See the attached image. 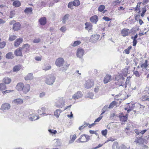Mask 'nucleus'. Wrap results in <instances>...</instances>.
<instances>
[{
	"mask_svg": "<svg viewBox=\"0 0 149 149\" xmlns=\"http://www.w3.org/2000/svg\"><path fill=\"white\" fill-rule=\"evenodd\" d=\"M45 95V92H42V93H40L39 95V97H44Z\"/></svg>",
	"mask_w": 149,
	"mask_h": 149,
	"instance_id": "680f3d73",
	"label": "nucleus"
},
{
	"mask_svg": "<svg viewBox=\"0 0 149 149\" xmlns=\"http://www.w3.org/2000/svg\"><path fill=\"white\" fill-rule=\"evenodd\" d=\"M22 51L24 52H26L29 51L30 48V45L28 44H25L24 46L21 47Z\"/></svg>",
	"mask_w": 149,
	"mask_h": 149,
	"instance_id": "a211bd4d",
	"label": "nucleus"
},
{
	"mask_svg": "<svg viewBox=\"0 0 149 149\" xmlns=\"http://www.w3.org/2000/svg\"><path fill=\"white\" fill-rule=\"evenodd\" d=\"M23 41V39L19 38L17 39L14 43V45L16 47L18 46Z\"/></svg>",
	"mask_w": 149,
	"mask_h": 149,
	"instance_id": "393cba45",
	"label": "nucleus"
},
{
	"mask_svg": "<svg viewBox=\"0 0 149 149\" xmlns=\"http://www.w3.org/2000/svg\"><path fill=\"white\" fill-rule=\"evenodd\" d=\"M51 66L48 65L45 66V67H44V68L43 69V70L46 71L50 69L51 68Z\"/></svg>",
	"mask_w": 149,
	"mask_h": 149,
	"instance_id": "5fc2aeb1",
	"label": "nucleus"
},
{
	"mask_svg": "<svg viewBox=\"0 0 149 149\" xmlns=\"http://www.w3.org/2000/svg\"><path fill=\"white\" fill-rule=\"evenodd\" d=\"M23 102V100L20 98H17L14 100L13 101V103L16 104H22Z\"/></svg>",
	"mask_w": 149,
	"mask_h": 149,
	"instance_id": "4468645a",
	"label": "nucleus"
},
{
	"mask_svg": "<svg viewBox=\"0 0 149 149\" xmlns=\"http://www.w3.org/2000/svg\"><path fill=\"white\" fill-rule=\"evenodd\" d=\"M120 147L119 146L118 143L114 142L112 145L113 149H119Z\"/></svg>",
	"mask_w": 149,
	"mask_h": 149,
	"instance_id": "473e14b6",
	"label": "nucleus"
},
{
	"mask_svg": "<svg viewBox=\"0 0 149 149\" xmlns=\"http://www.w3.org/2000/svg\"><path fill=\"white\" fill-rule=\"evenodd\" d=\"M70 17L69 14H65L63 17L62 21L63 24H65L66 22L68 20Z\"/></svg>",
	"mask_w": 149,
	"mask_h": 149,
	"instance_id": "b1692460",
	"label": "nucleus"
},
{
	"mask_svg": "<svg viewBox=\"0 0 149 149\" xmlns=\"http://www.w3.org/2000/svg\"><path fill=\"white\" fill-rule=\"evenodd\" d=\"M15 15V11H12L10 12V14L9 16V18H12L14 17Z\"/></svg>",
	"mask_w": 149,
	"mask_h": 149,
	"instance_id": "864d4df0",
	"label": "nucleus"
},
{
	"mask_svg": "<svg viewBox=\"0 0 149 149\" xmlns=\"http://www.w3.org/2000/svg\"><path fill=\"white\" fill-rule=\"evenodd\" d=\"M94 84V82L93 80L88 79L86 81L84 86L86 88L89 89L92 87Z\"/></svg>",
	"mask_w": 149,
	"mask_h": 149,
	"instance_id": "39448f33",
	"label": "nucleus"
},
{
	"mask_svg": "<svg viewBox=\"0 0 149 149\" xmlns=\"http://www.w3.org/2000/svg\"><path fill=\"white\" fill-rule=\"evenodd\" d=\"M141 99L143 101H149V96L146 95H143L141 97Z\"/></svg>",
	"mask_w": 149,
	"mask_h": 149,
	"instance_id": "ea45409f",
	"label": "nucleus"
},
{
	"mask_svg": "<svg viewBox=\"0 0 149 149\" xmlns=\"http://www.w3.org/2000/svg\"><path fill=\"white\" fill-rule=\"evenodd\" d=\"M55 77L52 75L49 74L46 77L45 82L47 85H52L55 81Z\"/></svg>",
	"mask_w": 149,
	"mask_h": 149,
	"instance_id": "f03ea898",
	"label": "nucleus"
},
{
	"mask_svg": "<svg viewBox=\"0 0 149 149\" xmlns=\"http://www.w3.org/2000/svg\"><path fill=\"white\" fill-rule=\"evenodd\" d=\"M146 10L145 9V8H143V10L142 11V13H141V16L142 17H143L144 16V14L146 12Z\"/></svg>",
	"mask_w": 149,
	"mask_h": 149,
	"instance_id": "69168bd1",
	"label": "nucleus"
},
{
	"mask_svg": "<svg viewBox=\"0 0 149 149\" xmlns=\"http://www.w3.org/2000/svg\"><path fill=\"white\" fill-rule=\"evenodd\" d=\"M124 81V78L122 74H118L116 75L115 83L116 85V86L118 88V89L122 90L127 87V85L129 83L128 78L127 77L125 84H123Z\"/></svg>",
	"mask_w": 149,
	"mask_h": 149,
	"instance_id": "f257e3e1",
	"label": "nucleus"
},
{
	"mask_svg": "<svg viewBox=\"0 0 149 149\" xmlns=\"http://www.w3.org/2000/svg\"><path fill=\"white\" fill-rule=\"evenodd\" d=\"M24 84L22 83H19L17 84L16 88L18 91H21L22 90Z\"/></svg>",
	"mask_w": 149,
	"mask_h": 149,
	"instance_id": "5701e85b",
	"label": "nucleus"
},
{
	"mask_svg": "<svg viewBox=\"0 0 149 149\" xmlns=\"http://www.w3.org/2000/svg\"><path fill=\"white\" fill-rule=\"evenodd\" d=\"M111 76L109 74H107L104 77V84H107L111 80Z\"/></svg>",
	"mask_w": 149,
	"mask_h": 149,
	"instance_id": "6ab92c4d",
	"label": "nucleus"
},
{
	"mask_svg": "<svg viewBox=\"0 0 149 149\" xmlns=\"http://www.w3.org/2000/svg\"><path fill=\"white\" fill-rule=\"evenodd\" d=\"M48 131L51 134H55L57 133V131L56 130L49 129Z\"/></svg>",
	"mask_w": 149,
	"mask_h": 149,
	"instance_id": "8fccbe9b",
	"label": "nucleus"
},
{
	"mask_svg": "<svg viewBox=\"0 0 149 149\" xmlns=\"http://www.w3.org/2000/svg\"><path fill=\"white\" fill-rule=\"evenodd\" d=\"M86 25L85 28L88 31L91 30L92 29V25L89 23L86 22L85 23Z\"/></svg>",
	"mask_w": 149,
	"mask_h": 149,
	"instance_id": "a878e982",
	"label": "nucleus"
},
{
	"mask_svg": "<svg viewBox=\"0 0 149 149\" xmlns=\"http://www.w3.org/2000/svg\"><path fill=\"white\" fill-rule=\"evenodd\" d=\"M6 57L8 59H12L14 58V55L12 52H10L6 54Z\"/></svg>",
	"mask_w": 149,
	"mask_h": 149,
	"instance_id": "cd10ccee",
	"label": "nucleus"
},
{
	"mask_svg": "<svg viewBox=\"0 0 149 149\" xmlns=\"http://www.w3.org/2000/svg\"><path fill=\"white\" fill-rule=\"evenodd\" d=\"M102 116H100L99 118H97L94 121V123L98 122L100 121V120L102 119Z\"/></svg>",
	"mask_w": 149,
	"mask_h": 149,
	"instance_id": "13d9d810",
	"label": "nucleus"
},
{
	"mask_svg": "<svg viewBox=\"0 0 149 149\" xmlns=\"http://www.w3.org/2000/svg\"><path fill=\"white\" fill-rule=\"evenodd\" d=\"M103 19L106 21H109L110 20L109 18L108 17L105 16L103 17Z\"/></svg>",
	"mask_w": 149,
	"mask_h": 149,
	"instance_id": "774afa93",
	"label": "nucleus"
},
{
	"mask_svg": "<svg viewBox=\"0 0 149 149\" xmlns=\"http://www.w3.org/2000/svg\"><path fill=\"white\" fill-rule=\"evenodd\" d=\"M42 111V114H44L46 113V112H47V109H46V108L45 107H43L40 108Z\"/></svg>",
	"mask_w": 149,
	"mask_h": 149,
	"instance_id": "603ef678",
	"label": "nucleus"
},
{
	"mask_svg": "<svg viewBox=\"0 0 149 149\" xmlns=\"http://www.w3.org/2000/svg\"><path fill=\"white\" fill-rule=\"evenodd\" d=\"M24 79L26 80H30L33 79V74L31 73L28 74L25 76Z\"/></svg>",
	"mask_w": 149,
	"mask_h": 149,
	"instance_id": "4be33fe9",
	"label": "nucleus"
},
{
	"mask_svg": "<svg viewBox=\"0 0 149 149\" xmlns=\"http://www.w3.org/2000/svg\"><path fill=\"white\" fill-rule=\"evenodd\" d=\"M121 33L124 37L127 36L130 33L129 30L127 29H123L121 31Z\"/></svg>",
	"mask_w": 149,
	"mask_h": 149,
	"instance_id": "ddd939ff",
	"label": "nucleus"
},
{
	"mask_svg": "<svg viewBox=\"0 0 149 149\" xmlns=\"http://www.w3.org/2000/svg\"><path fill=\"white\" fill-rule=\"evenodd\" d=\"M148 66V61L147 60H145L144 62L143 63L141 66L142 68H146Z\"/></svg>",
	"mask_w": 149,
	"mask_h": 149,
	"instance_id": "58836bf2",
	"label": "nucleus"
},
{
	"mask_svg": "<svg viewBox=\"0 0 149 149\" xmlns=\"http://www.w3.org/2000/svg\"><path fill=\"white\" fill-rule=\"evenodd\" d=\"M21 5L20 2L18 0L14 1L13 3V6L16 7L20 6Z\"/></svg>",
	"mask_w": 149,
	"mask_h": 149,
	"instance_id": "c85d7f7f",
	"label": "nucleus"
},
{
	"mask_svg": "<svg viewBox=\"0 0 149 149\" xmlns=\"http://www.w3.org/2000/svg\"><path fill=\"white\" fill-rule=\"evenodd\" d=\"M83 96L82 93L80 91H78L74 94L72 96V98L74 100L78 99L81 98Z\"/></svg>",
	"mask_w": 149,
	"mask_h": 149,
	"instance_id": "9d476101",
	"label": "nucleus"
},
{
	"mask_svg": "<svg viewBox=\"0 0 149 149\" xmlns=\"http://www.w3.org/2000/svg\"><path fill=\"white\" fill-rule=\"evenodd\" d=\"M39 118V116H34L33 115L31 116H29V120L31 121H33L36 120H37Z\"/></svg>",
	"mask_w": 149,
	"mask_h": 149,
	"instance_id": "bb28decb",
	"label": "nucleus"
},
{
	"mask_svg": "<svg viewBox=\"0 0 149 149\" xmlns=\"http://www.w3.org/2000/svg\"><path fill=\"white\" fill-rule=\"evenodd\" d=\"M40 41V38H38L35 39L33 40V42L35 43H38Z\"/></svg>",
	"mask_w": 149,
	"mask_h": 149,
	"instance_id": "052dcab7",
	"label": "nucleus"
},
{
	"mask_svg": "<svg viewBox=\"0 0 149 149\" xmlns=\"http://www.w3.org/2000/svg\"><path fill=\"white\" fill-rule=\"evenodd\" d=\"M65 103V100L63 97L59 98L55 102L54 106L58 108H62Z\"/></svg>",
	"mask_w": 149,
	"mask_h": 149,
	"instance_id": "7ed1b4c3",
	"label": "nucleus"
},
{
	"mask_svg": "<svg viewBox=\"0 0 149 149\" xmlns=\"http://www.w3.org/2000/svg\"><path fill=\"white\" fill-rule=\"evenodd\" d=\"M23 87L22 91L24 93L26 94L30 91V86L29 84H26L24 86V85Z\"/></svg>",
	"mask_w": 149,
	"mask_h": 149,
	"instance_id": "f8f14e48",
	"label": "nucleus"
},
{
	"mask_svg": "<svg viewBox=\"0 0 149 149\" xmlns=\"http://www.w3.org/2000/svg\"><path fill=\"white\" fill-rule=\"evenodd\" d=\"M6 88V86L4 84H0V91L5 90Z\"/></svg>",
	"mask_w": 149,
	"mask_h": 149,
	"instance_id": "79ce46f5",
	"label": "nucleus"
},
{
	"mask_svg": "<svg viewBox=\"0 0 149 149\" xmlns=\"http://www.w3.org/2000/svg\"><path fill=\"white\" fill-rule=\"evenodd\" d=\"M100 38V35L97 34L93 35L90 38V42L93 43H95L99 40Z\"/></svg>",
	"mask_w": 149,
	"mask_h": 149,
	"instance_id": "0eeeda50",
	"label": "nucleus"
},
{
	"mask_svg": "<svg viewBox=\"0 0 149 149\" xmlns=\"http://www.w3.org/2000/svg\"><path fill=\"white\" fill-rule=\"evenodd\" d=\"M60 30L62 32H65L66 30V27L64 26H62L60 28Z\"/></svg>",
	"mask_w": 149,
	"mask_h": 149,
	"instance_id": "4d7b16f0",
	"label": "nucleus"
},
{
	"mask_svg": "<svg viewBox=\"0 0 149 149\" xmlns=\"http://www.w3.org/2000/svg\"><path fill=\"white\" fill-rule=\"evenodd\" d=\"M32 10L31 8H28L25 9L24 12L26 14H31L32 13Z\"/></svg>",
	"mask_w": 149,
	"mask_h": 149,
	"instance_id": "c756f323",
	"label": "nucleus"
},
{
	"mask_svg": "<svg viewBox=\"0 0 149 149\" xmlns=\"http://www.w3.org/2000/svg\"><path fill=\"white\" fill-rule=\"evenodd\" d=\"M132 48V47L130 46L127 49H125L124 50V52L127 54H129L130 53V51L131 49Z\"/></svg>",
	"mask_w": 149,
	"mask_h": 149,
	"instance_id": "a18cd8bd",
	"label": "nucleus"
},
{
	"mask_svg": "<svg viewBox=\"0 0 149 149\" xmlns=\"http://www.w3.org/2000/svg\"><path fill=\"white\" fill-rule=\"evenodd\" d=\"M22 50L21 47H20L17 49L15 52V54L17 56H20L22 55Z\"/></svg>",
	"mask_w": 149,
	"mask_h": 149,
	"instance_id": "aec40b11",
	"label": "nucleus"
},
{
	"mask_svg": "<svg viewBox=\"0 0 149 149\" xmlns=\"http://www.w3.org/2000/svg\"><path fill=\"white\" fill-rule=\"evenodd\" d=\"M127 117L126 116H122L120 117V120L121 121L125 122L127 120Z\"/></svg>",
	"mask_w": 149,
	"mask_h": 149,
	"instance_id": "c03bdc74",
	"label": "nucleus"
},
{
	"mask_svg": "<svg viewBox=\"0 0 149 149\" xmlns=\"http://www.w3.org/2000/svg\"><path fill=\"white\" fill-rule=\"evenodd\" d=\"M76 138L77 136L75 134L70 135V140L69 141V143L70 144L73 143Z\"/></svg>",
	"mask_w": 149,
	"mask_h": 149,
	"instance_id": "dca6fc26",
	"label": "nucleus"
},
{
	"mask_svg": "<svg viewBox=\"0 0 149 149\" xmlns=\"http://www.w3.org/2000/svg\"><path fill=\"white\" fill-rule=\"evenodd\" d=\"M84 53V51L81 48H78L77 50V56L81 58L82 57Z\"/></svg>",
	"mask_w": 149,
	"mask_h": 149,
	"instance_id": "1a4fd4ad",
	"label": "nucleus"
},
{
	"mask_svg": "<svg viewBox=\"0 0 149 149\" xmlns=\"http://www.w3.org/2000/svg\"><path fill=\"white\" fill-rule=\"evenodd\" d=\"M116 104V102L115 101H113L110 104L109 106H108V108L109 109L113 108Z\"/></svg>",
	"mask_w": 149,
	"mask_h": 149,
	"instance_id": "2f4dec72",
	"label": "nucleus"
},
{
	"mask_svg": "<svg viewBox=\"0 0 149 149\" xmlns=\"http://www.w3.org/2000/svg\"><path fill=\"white\" fill-rule=\"evenodd\" d=\"M39 22L41 25H45L47 22L46 18L45 17H41L39 19Z\"/></svg>",
	"mask_w": 149,
	"mask_h": 149,
	"instance_id": "412c9836",
	"label": "nucleus"
},
{
	"mask_svg": "<svg viewBox=\"0 0 149 149\" xmlns=\"http://www.w3.org/2000/svg\"><path fill=\"white\" fill-rule=\"evenodd\" d=\"M64 62L65 61L63 58L60 57L56 60L55 64L57 66L60 67L63 65Z\"/></svg>",
	"mask_w": 149,
	"mask_h": 149,
	"instance_id": "423d86ee",
	"label": "nucleus"
},
{
	"mask_svg": "<svg viewBox=\"0 0 149 149\" xmlns=\"http://www.w3.org/2000/svg\"><path fill=\"white\" fill-rule=\"evenodd\" d=\"M17 38V36L14 35L10 36L9 38V40L10 41H12L15 40Z\"/></svg>",
	"mask_w": 149,
	"mask_h": 149,
	"instance_id": "a19ab883",
	"label": "nucleus"
},
{
	"mask_svg": "<svg viewBox=\"0 0 149 149\" xmlns=\"http://www.w3.org/2000/svg\"><path fill=\"white\" fill-rule=\"evenodd\" d=\"M74 6H78L80 4V2L79 0H74L73 2Z\"/></svg>",
	"mask_w": 149,
	"mask_h": 149,
	"instance_id": "c9c22d12",
	"label": "nucleus"
},
{
	"mask_svg": "<svg viewBox=\"0 0 149 149\" xmlns=\"http://www.w3.org/2000/svg\"><path fill=\"white\" fill-rule=\"evenodd\" d=\"M90 139V136L87 135L83 134L81 135L77 140V142L79 141L80 142H86L88 141Z\"/></svg>",
	"mask_w": 149,
	"mask_h": 149,
	"instance_id": "20e7f679",
	"label": "nucleus"
},
{
	"mask_svg": "<svg viewBox=\"0 0 149 149\" xmlns=\"http://www.w3.org/2000/svg\"><path fill=\"white\" fill-rule=\"evenodd\" d=\"M81 43V42L80 41H74L73 43H72L71 45L73 47H76L80 44Z\"/></svg>",
	"mask_w": 149,
	"mask_h": 149,
	"instance_id": "f704fd0d",
	"label": "nucleus"
},
{
	"mask_svg": "<svg viewBox=\"0 0 149 149\" xmlns=\"http://www.w3.org/2000/svg\"><path fill=\"white\" fill-rule=\"evenodd\" d=\"M105 6L103 5L100 6L98 8V10L100 12H102L105 9Z\"/></svg>",
	"mask_w": 149,
	"mask_h": 149,
	"instance_id": "37998d69",
	"label": "nucleus"
},
{
	"mask_svg": "<svg viewBox=\"0 0 149 149\" xmlns=\"http://www.w3.org/2000/svg\"><path fill=\"white\" fill-rule=\"evenodd\" d=\"M5 83L6 84H9L11 81V79L8 77H5L3 79Z\"/></svg>",
	"mask_w": 149,
	"mask_h": 149,
	"instance_id": "e433bc0d",
	"label": "nucleus"
},
{
	"mask_svg": "<svg viewBox=\"0 0 149 149\" xmlns=\"http://www.w3.org/2000/svg\"><path fill=\"white\" fill-rule=\"evenodd\" d=\"M134 132L137 135H140V131L137 129L134 130Z\"/></svg>",
	"mask_w": 149,
	"mask_h": 149,
	"instance_id": "338daca9",
	"label": "nucleus"
},
{
	"mask_svg": "<svg viewBox=\"0 0 149 149\" xmlns=\"http://www.w3.org/2000/svg\"><path fill=\"white\" fill-rule=\"evenodd\" d=\"M147 131V130H142L141 131H140V134L139 136H141V135L142 136V135L143 134H144Z\"/></svg>",
	"mask_w": 149,
	"mask_h": 149,
	"instance_id": "bf43d9fd",
	"label": "nucleus"
},
{
	"mask_svg": "<svg viewBox=\"0 0 149 149\" xmlns=\"http://www.w3.org/2000/svg\"><path fill=\"white\" fill-rule=\"evenodd\" d=\"M35 59L37 61H40L42 59V58L40 56H36L35 57Z\"/></svg>",
	"mask_w": 149,
	"mask_h": 149,
	"instance_id": "e2e57ef3",
	"label": "nucleus"
},
{
	"mask_svg": "<svg viewBox=\"0 0 149 149\" xmlns=\"http://www.w3.org/2000/svg\"><path fill=\"white\" fill-rule=\"evenodd\" d=\"M21 25L19 22H17L14 24L13 26V29L14 31H18L20 28Z\"/></svg>",
	"mask_w": 149,
	"mask_h": 149,
	"instance_id": "2eb2a0df",
	"label": "nucleus"
},
{
	"mask_svg": "<svg viewBox=\"0 0 149 149\" xmlns=\"http://www.w3.org/2000/svg\"><path fill=\"white\" fill-rule=\"evenodd\" d=\"M89 124V123H86L84 124V125L81 126L79 127V130H81L83 129H84L85 127H87Z\"/></svg>",
	"mask_w": 149,
	"mask_h": 149,
	"instance_id": "de8ad7c7",
	"label": "nucleus"
},
{
	"mask_svg": "<svg viewBox=\"0 0 149 149\" xmlns=\"http://www.w3.org/2000/svg\"><path fill=\"white\" fill-rule=\"evenodd\" d=\"M61 113V110L58 109L54 112V115L57 118H58L60 114Z\"/></svg>",
	"mask_w": 149,
	"mask_h": 149,
	"instance_id": "4c0bfd02",
	"label": "nucleus"
},
{
	"mask_svg": "<svg viewBox=\"0 0 149 149\" xmlns=\"http://www.w3.org/2000/svg\"><path fill=\"white\" fill-rule=\"evenodd\" d=\"M98 17L96 15H94L91 17L90 20L91 22L96 24L98 21Z\"/></svg>",
	"mask_w": 149,
	"mask_h": 149,
	"instance_id": "f3484780",
	"label": "nucleus"
},
{
	"mask_svg": "<svg viewBox=\"0 0 149 149\" xmlns=\"http://www.w3.org/2000/svg\"><path fill=\"white\" fill-rule=\"evenodd\" d=\"M136 139L134 141L137 144L140 145L142 144L144 142L143 139L142 138L141 136H140V137H137V136H136Z\"/></svg>",
	"mask_w": 149,
	"mask_h": 149,
	"instance_id": "6e6552de",
	"label": "nucleus"
},
{
	"mask_svg": "<svg viewBox=\"0 0 149 149\" xmlns=\"http://www.w3.org/2000/svg\"><path fill=\"white\" fill-rule=\"evenodd\" d=\"M108 105H106L105 106L102 108V113L101 114V115L104 113L106 111H108L109 108Z\"/></svg>",
	"mask_w": 149,
	"mask_h": 149,
	"instance_id": "72a5a7b5",
	"label": "nucleus"
},
{
	"mask_svg": "<svg viewBox=\"0 0 149 149\" xmlns=\"http://www.w3.org/2000/svg\"><path fill=\"white\" fill-rule=\"evenodd\" d=\"M74 6L73 3L72 2H69L68 5V7L70 9H73V6Z\"/></svg>",
	"mask_w": 149,
	"mask_h": 149,
	"instance_id": "09e8293b",
	"label": "nucleus"
},
{
	"mask_svg": "<svg viewBox=\"0 0 149 149\" xmlns=\"http://www.w3.org/2000/svg\"><path fill=\"white\" fill-rule=\"evenodd\" d=\"M94 96V94L92 93H89L87 94L86 95V97L93 99Z\"/></svg>",
	"mask_w": 149,
	"mask_h": 149,
	"instance_id": "49530a36",
	"label": "nucleus"
},
{
	"mask_svg": "<svg viewBox=\"0 0 149 149\" xmlns=\"http://www.w3.org/2000/svg\"><path fill=\"white\" fill-rule=\"evenodd\" d=\"M107 130L106 129L104 130H103L102 131L101 133L102 135L104 136L106 135L107 133Z\"/></svg>",
	"mask_w": 149,
	"mask_h": 149,
	"instance_id": "6e6d98bb",
	"label": "nucleus"
},
{
	"mask_svg": "<svg viewBox=\"0 0 149 149\" xmlns=\"http://www.w3.org/2000/svg\"><path fill=\"white\" fill-rule=\"evenodd\" d=\"M10 104L9 103H5L2 105L1 109L3 111H6L10 109Z\"/></svg>",
	"mask_w": 149,
	"mask_h": 149,
	"instance_id": "9b49d317",
	"label": "nucleus"
},
{
	"mask_svg": "<svg viewBox=\"0 0 149 149\" xmlns=\"http://www.w3.org/2000/svg\"><path fill=\"white\" fill-rule=\"evenodd\" d=\"M6 45V42H0V49L3 48Z\"/></svg>",
	"mask_w": 149,
	"mask_h": 149,
	"instance_id": "3c124183",
	"label": "nucleus"
},
{
	"mask_svg": "<svg viewBox=\"0 0 149 149\" xmlns=\"http://www.w3.org/2000/svg\"><path fill=\"white\" fill-rule=\"evenodd\" d=\"M47 3L45 1H42L40 3L41 6L45 7Z\"/></svg>",
	"mask_w": 149,
	"mask_h": 149,
	"instance_id": "0e129e2a",
	"label": "nucleus"
},
{
	"mask_svg": "<svg viewBox=\"0 0 149 149\" xmlns=\"http://www.w3.org/2000/svg\"><path fill=\"white\" fill-rule=\"evenodd\" d=\"M21 69V66L19 65H18L15 66L14 67L13 69V72H16L19 71Z\"/></svg>",
	"mask_w": 149,
	"mask_h": 149,
	"instance_id": "7c9ffc66",
	"label": "nucleus"
}]
</instances>
